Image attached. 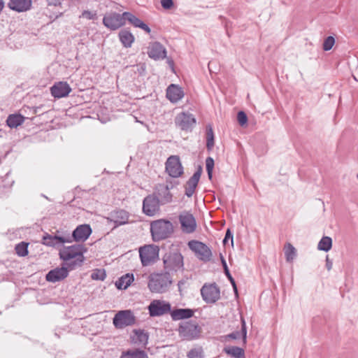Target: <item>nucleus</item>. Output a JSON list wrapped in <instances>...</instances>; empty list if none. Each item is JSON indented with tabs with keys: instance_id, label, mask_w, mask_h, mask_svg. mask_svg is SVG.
<instances>
[{
	"instance_id": "f257e3e1",
	"label": "nucleus",
	"mask_w": 358,
	"mask_h": 358,
	"mask_svg": "<svg viewBox=\"0 0 358 358\" xmlns=\"http://www.w3.org/2000/svg\"><path fill=\"white\" fill-rule=\"evenodd\" d=\"M86 251L83 245H73L69 247H64L59 250V258L64 261L65 265L68 266L70 270H74L81 266L85 257L83 253Z\"/></svg>"
},
{
	"instance_id": "f03ea898",
	"label": "nucleus",
	"mask_w": 358,
	"mask_h": 358,
	"mask_svg": "<svg viewBox=\"0 0 358 358\" xmlns=\"http://www.w3.org/2000/svg\"><path fill=\"white\" fill-rule=\"evenodd\" d=\"M172 278L169 272L151 274L148 287L151 292L164 293L172 284Z\"/></svg>"
},
{
	"instance_id": "7ed1b4c3",
	"label": "nucleus",
	"mask_w": 358,
	"mask_h": 358,
	"mask_svg": "<svg viewBox=\"0 0 358 358\" xmlns=\"http://www.w3.org/2000/svg\"><path fill=\"white\" fill-rule=\"evenodd\" d=\"M150 232L154 241L169 238L173 232V224L168 220H158L150 224Z\"/></svg>"
},
{
	"instance_id": "20e7f679",
	"label": "nucleus",
	"mask_w": 358,
	"mask_h": 358,
	"mask_svg": "<svg viewBox=\"0 0 358 358\" xmlns=\"http://www.w3.org/2000/svg\"><path fill=\"white\" fill-rule=\"evenodd\" d=\"M165 272H177L184 270L183 257L179 252H169L163 257Z\"/></svg>"
},
{
	"instance_id": "39448f33",
	"label": "nucleus",
	"mask_w": 358,
	"mask_h": 358,
	"mask_svg": "<svg viewBox=\"0 0 358 358\" xmlns=\"http://www.w3.org/2000/svg\"><path fill=\"white\" fill-rule=\"evenodd\" d=\"M174 185L171 180H166L165 183L157 184L153 189V194L157 196L159 201L165 205L170 203L173 201V194L171 189H173Z\"/></svg>"
},
{
	"instance_id": "423d86ee",
	"label": "nucleus",
	"mask_w": 358,
	"mask_h": 358,
	"mask_svg": "<svg viewBox=\"0 0 358 358\" xmlns=\"http://www.w3.org/2000/svg\"><path fill=\"white\" fill-rule=\"evenodd\" d=\"M188 247L192 250L196 257L201 261L208 262L210 260L212 257L211 250L205 243L192 240L189 241Z\"/></svg>"
},
{
	"instance_id": "0eeeda50",
	"label": "nucleus",
	"mask_w": 358,
	"mask_h": 358,
	"mask_svg": "<svg viewBox=\"0 0 358 358\" xmlns=\"http://www.w3.org/2000/svg\"><path fill=\"white\" fill-rule=\"evenodd\" d=\"M153 193L146 196L143 201V213L150 217L156 215L160 212L162 203Z\"/></svg>"
},
{
	"instance_id": "6e6552de",
	"label": "nucleus",
	"mask_w": 358,
	"mask_h": 358,
	"mask_svg": "<svg viewBox=\"0 0 358 358\" xmlns=\"http://www.w3.org/2000/svg\"><path fill=\"white\" fill-rule=\"evenodd\" d=\"M159 248L152 245H145L139 249V256L142 265L148 266L152 264L158 257Z\"/></svg>"
},
{
	"instance_id": "1a4fd4ad",
	"label": "nucleus",
	"mask_w": 358,
	"mask_h": 358,
	"mask_svg": "<svg viewBox=\"0 0 358 358\" xmlns=\"http://www.w3.org/2000/svg\"><path fill=\"white\" fill-rule=\"evenodd\" d=\"M113 324L117 329L131 326L136 322V317L130 310L118 311L113 317Z\"/></svg>"
},
{
	"instance_id": "9d476101",
	"label": "nucleus",
	"mask_w": 358,
	"mask_h": 358,
	"mask_svg": "<svg viewBox=\"0 0 358 358\" xmlns=\"http://www.w3.org/2000/svg\"><path fill=\"white\" fill-rule=\"evenodd\" d=\"M103 24L110 30H117L125 24V17L122 14L116 12H110L105 14L103 17Z\"/></svg>"
},
{
	"instance_id": "9b49d317",
	"label": "nucleus",
	"mask_w": 358,
	"mask_h": 358,
	"mask_svg": "<svg viewBox=\"0 0 358 358\" xmlns=\"http://www.w3.org/2000/svg\"><path fill=\"white\" fill-rule=\"evenodd\" d=\"M178 332L185 339L193 340L199 337L201 328L196 322H185L180 324Z\"/></svg>"
},
{
	"instance_id": "f8f14e48",
	"label": "nucleus",
	"mask_w": 358,
	"mask_h": 358,
	"mask_svg": "<svg viewBox=\"0 0 358 358\" xmlns=\"http://www.w3.org/2000/svg\"><path fill=\"white\" fill-rule=\"evenodd\" d=\"M196 123L194 116L189 112H181L175 118V124L181 130L192 131Z\"/></svg>"
},
{
	"instance_id": "ddd939ff",
	"label": "nucleus",
	"mask_w": 358,
	"mask_h": 358,
	"mask_svg": "<svg viewBox=\"0 0 358 358\" xmlns=\"http://www.w3.org/2000/svg\"><path fill=\"white\" fill-rule=\"evenodd\" d=\"M166 171L172 178H178L183 173V167L178 155L170 156L166 162Z\"/></svg>"
},
{
	"instance_id": "4468645a",
	"label": "nucleus",
	"mask_w": 358,
	"mask_h": 358,
	"mask_svg": "<svg viewBox=\"0 0 358 358\" xmlns=\"http://www.w3.org/2000/svg\"><path fill=\"white\" fill-rule=\"evenodd\" d=\"M201 296L206 303H215L220 297V289L215 283L204 285L201 289Z\"/></svg>"
},
{
	"instance_id": "2eb2a0df",
	"label": "nucleus",
	"mask_w": 358,
	"mask_h": 358,
	"mask_svg": "<svg viewBox=\"0 0 358 358\" xmlns=\"http://www.w3.org/2000/svg\"><path fill=\"white\" fill-rule=\"evenodd\" d=\"M151 317L162 316L171 311V304L162 300H153L148 307Z\"/></svg>"
},
{
	"instance_id": "dca6fc26",
	"label": "nucleus",
	"mask_w": 358,
	"mask_h": 358,
	"mask_svg": "<svg viewBox=\"0 0 358 358\" xmlns=\"http://www.w3.org/2000/svg\"><path fill=\"white\" fill-rule=\"evenodd\" d=\"M178 218L183 232L191 234L195 231L196 222L192 213L186 211L182 212Z\"/></svg>"
},
{
	"instance_id": "f3484780",
	"label": "nucleus",
	"mask_w": 358,
	"mask_h": 358,
	"mask_svg": "<svg viewBox=\"0 0 358 358\" xmlns=\"http://www.w3.org/2000/svg\"><path fill=\"white\" fill-rule=\"evenodd\" d=\"M70 268L64 263L62 264L60 268L57 267L50 270L45 275V279L48 282H56L61 281L69 275Z\"/></svg>"
},
{
	"instance_id": "a211bd4d",
	"label": "nucleus",
	"mask_w": 358,
	"mask_h": 358,
	"mask_svg": "<svg viewBox=\"0 0 358 358\" xmlns=\"http://www.w3.org/2000/svg\"><path fill=\"white\" fill-rule=\"evenodd\" d=\"M202 173V167L199 166L193 176L187 181L185 185V194L187 196L191 197L198 185Z\"/></svg>"
},
{
	"instance_id": "6ab92c4d",
	"label": "nucleus",
	"mask_w": 358,
	"mask_h": 358,
	"mask_svg": "<svg viewBox=\"0 0 358 358\" xmlns=\"http://www.w3.org/2000/svg\"><path fill=\"white\" fill-rule=\"evenodd\" d=\"M51 94L57 99L67 96L71 92V88L66 82H57L50 88Z\"/></svg>"
},
{
	"instance_id": "aec40b11",
	"label": "nucleus",
	"mask_w": 358,
	"mask_h": 358,
	"mask_svg": "<svg viewBox=\"0 0 358 358\" xmlns=\"http://www.w3.org/2000/svg\"><path fill=\"white\" fill-rule=\"evenodd\" d=\"M148 55L154 60L164 59L166 57V50L159 42H154L149 47Z\"/></svg>"
},
{
	"instance_id": "412c9836",
	"label": "nucleus",
	"mask_w": 358,
	"mask_h": 358,
	"mask_svg": "<svg viewBox=\"0 0 358 358\" xmlns=\"http://www.w3.org/2000/svg\"><path fill=\"white\" fill-rule=\"evenodd\" d=\"M92 234V229L89 224H80L78 226L72 233L71 240L75 241H85Z\"/></svg>"
},
{
	"instance_id": "4be33fe9",
	"label": "nucleus",
	"mask_w": 358,
	"mask_h": 358,
	"mask_svg": "<svg viewBox=\"0 0 358 358\" xmlns=\"http://www.w3.org/2000/svg\"><path fill=\"white\" fill-rule=\"evenodd\" d=\"M129 213L124 210H114L110 213L108 220L115 224L114 228L125 224L129 221Z\"/></svg>"
},
{
	"instance_id": "5701e85b",
	"label": "nucleus",
	"mask_w": 358,
	"mask_h": 358,
	"mask_svg": "<svg viewBox=\"0 0 358 358\" xmlns=\"http://www.w3.org/2000/svg\"><path fill=\"white\" fill-rule=\"evenodd\" d=\"M8 7L17 13H23L29 10L32 7L31 0H9Z\"/></svg>"
},
{
	"instance_id": "b1692460",
	"label": "nucleus",
	"mask_w": 358,
	"mask_h": 358,
	"mask_svg": "<svg viewBox=\"0 0 358 358\" xmlns=\"http://www.w3.org/2000/svg\"><path fill=\"white\" fill-rule=\"evenodd\" d=\"M184 96V92L179 86L171 84L166 89V98L172 103H176Z\"/></svg>"
},
{
	"instance_id": "393cba45",
	"label": "nucleus",
	"mask_w": 358,
	"mask_h": 358,
	"mask_svg": "<svg viewBox=\"0 0 358 358\" xmlns=\"http://www.w3.org/2000/svg\"><path fill=\"white\" fill-rule=\"evenodd\" d=\"M71 238L68 236L67 237L60 236H51L46 234L43 238L42 243L47 246L55 247L59 243H71Z\"/></svg>"
},
{
	"instance_id": "a878e982",
	"label": "nucleus",
	"mask_w": 358,
	"mask_h": 358,
	"mask_svg": "<svg viewBox=\"0 0 358 358\" xmlns=\"http://www.w3.org/2000/svg\"><path fill=\"white\" fill-rule=\"evenodd\" d=\"M134 335L131 336V341L134 344L141 346H145L148 341V334L143 329H134Z\"/></svg>"
},
{
	"instance_id": "bb28decb",
	"label": "nucleus",
	"mask_w": 358,
	"mask_h": 358,
	"mask_svg": "<svg viewBox=\"0 0 358 358\" xmlns=\"http://www.w3.org/2000/svg\"><path fill=\"white\" fill-rule=\"evenodd\" d=\"M193 315V310L189 308H178L173 310L171 313V317L173 320L188 319L192 317Z\"/></svg>"
},
{
	"instance_id": "cd10ccee",
	"label": "nucleus",
	"mask_w": 358,
	"mask_h": 358,
	"mask_svg": "<svg viewBox=\"0 0 358 358\" xmlns=\"http://www.w3.org/2000/svg\"><path fill=\"white\" fill-rule=\"evenodd\" d=\"M120 41L125 48H130L134 41V35L127 29H122L119 32Z\"/></svg>"
},
{
	"instance_id": "c85d7f7f",
	"label": "nucleus",
	"mask_w": 358,
	"mask_h": 358,
	"mask_svg": "<svg viewBox=\"0 0 358 358\" xmlns=\"http://www.w3.org/2000/svg\"><path fill=\"white\" fill-rule=\"evenodd\" d=\"M134 280L133 274L127 273L115 282V286L118 289H125L131 285Z\"/></svg>"
},
{
	"instance_id": "c756f323",
	"label": "nucleus",
	"mask_w": 358,
	"mask_h": 358,
	"mask_svg": "<svg viewBox=\"0 0 358 358\" xmlns=\"http://www.w3.org/2000/svg\"><path fill=\"white\" fill-rule=\"evenodd\" d=\"M25 120V117L21 114L9 115L6 120V124L10 128H17L21 125Z\"/></svg>"
},
{
	"instance_id": "7c9ffc66",
	"label": "nucleus",
	"mask_w": 358,
	"mask_h": 358,
	"mask_svg": "<svg viewBox=\"0 0 358 358\" xmlns=\"http://www.w3.org/2000/svg\"><path fill=\"white\" fill-rule=\"evenodd\" d=\"M224 352L234 358H243L244 350L236 346H230L224 348Z\"/></svg>"
},
{
	"instance_id": "2f4dec72",
	"label": "nucleus",
	"mask_w": 358,
	"mask_h": 358,
	"mask_svg": "<svg viewBox=\"0 0 358 358\" xmlns=\"http://www.w3.org/2000/svg\"><path fill=\"white\" fill-rule=\"evenodd\" d=\"M120 358H148L145 351L141 350H127L122 352Z\"/></svg>"
},
{
	"instance_id": "473e14b6",
	"label": "nucleus",
	"mask_w": 358,
	"mask_h": 358,
	"mask_svg": "<svg viewBox=\"0 0 358 358\" xmlns=\"http://www.w3.org/2000/svg\"><path fill=\"white\" fill-rule=\"evenodd\" d=\"M242 328H241V332L239 331H234L232 332L227 336V338H229L231 339H238L241 337V335H242L243 337V343H246V335H247V330H246V325L245 320L242 319Z\"/></svg>"
},
{
	"instance_id": "72a5a7b5",
	"label": "nucleus",
	"mask_w": 358,
	"mask_h": 358,
	"mask_svg": "<svg viewBox=\"0 0 358 358\" xmlns=\"http://www.w3.org/2000/svg\"><path fill=\"white\" fill-rule=\"evenodd\" d=\"M332 246V240L329 236H323L317 245V248L320 250L328 252L331 250Z\"/></svg>"
},
{
	"instance_id": "f704fd0d",
	"label": "nucleus",
	"mask_w": 358,
	"mask_h": 358,
	"mask_svg": "<svg viewBox=\"0 0 358 358\" xmlns=\"http://www.w3.org/2000/svg\"><path fill=\"white\" fill-rule=\"evenodd\" d=\"M124 16L125 17V22L127 20L130 24H131L135 27L140 28L141 26L143 24V22L142 20L136 17L131 13L124 12Z\"/></svg>"
},
{
	"instance_id": "c9c22d12",
	"label": "nucleus",
	"mask_w": 358,
	"mask_h": 358,
	"mask_svg": "<svg viewBox=\"0 0 358 358\" xmlns=\"http://www.w3.org/2000/svg\"><path fill=\"white\" fill-rule=\"evenodd\" d=\"M214 147V133L211 125L206 126V148L208 150Z\"/></svg>"
},
{
	"instance_id": "e433bc0d",
	"label": "nucleus",
	"mask_w": 358,
	"mask_h": 358,
	"mask_svg": "<svg viewBox=\"0 0 358 358\" xmlns=\"http://www.w3.org/2000/svg\"><path fill=\"white\" fill-rule=\"evenodd\" d=\"M220 258H221L222 264L223 266L224 272L226 276L227 277V278L229 280L230 282L231 283L235 293L237 294L238 291H237V287L236 285V282L229 272L227 262L222 255H220Z\"/></svg>"
},
{
	"instance_id": "4c0bfd02",
	"label": "nucleus",
	"mask_w": 358,
	"mask_h": 358,
	"mask_svg": "<svg viewBox=\"0 0 358 358\" xmlns=\"http://www.w3.org/2000/svg\"><path fill=\"white\" fill-rule=\"evenodd\" d=\"M285 255L287 262H292L296 255V250L291 243H287L285 246Z\"/></svg>"
},
{
	"instance_id": "58836bf2",
	"label": "nucleus",
	"mask_w": 358,
	"mask_h": 358,
	"mask_svg": "<svg viewBox=\"0 0 358 358\" xmlns=\"http://www.w3.org/2000/svg\"><path fill=\"white\" fill-rule=\"evenodd\" d=\"M28 243L24 241L17 244L15 247L16 254L19 257H25L28 255Z\"/></svg>"
},
{
	"instance_id": "ea45409f",
	"label": "nucleus",
	"mask_w": 358,
	"mask_h": 358,
	"mask_svg": "<svg viewBox=\"0 0 358 358\" xmlns=\"http://www.w3.org/2000/svg\"><path fill=\"white\" fill-rule=\"evenodd\" d=\"M187 357L188 358H203V350L201 348H193L188 352Z\"/></svg>"
},
{
	"instance_id": "a19ab883",
	"label": "nucleus",
	"mask_w": 358,
	"mask_h": 358,
	"mask_svg": "<svg viewBox=\"0 0 358 358\" xmlns=\"http://www.w3.org/2000/svg\"><path fill=\"white\" fill-rule=\"evenodd\" d=\"M214 167V160L212 157H208L206 159V168L208 173V176L210 180L212 179L213 177V169Z\"/></svg>"
},
{
	"instance_id": "79ce46f5",
	"label": "nucleus",
	"mask_w": 358,
	"mask_h": 358,
	"mask_svg": "<svg viewBox=\"0 0 358 358\" xmlns=\"http://www.w3.org/2000/svg\"><path fill=\"white\" fill-rule=\"evenodd\" d=\"M106 277V272L103 269H96L91 275L92 279L96 280H103Z\"/></svg>"
},
{
	"instance_id": "37998d69",
	"label": "nucleus",
	"mask_w": 358,
	"mask_h": 358,
	"mask_svg": "<svg viewBox=\"0 0 358 358\" xmlns=\"http://www.w3.org/2000/svg\"><path fill=\"white\" fill-rule=\"evenodd\" d=\"M335 44V38L334 36H329L327 37L323 43V50L324 51H329L330 50L334 45Z\"/></svg>"
},
{
	"instance_id": "c03bdc74",
	"label": "nucleus",
	"mask_w": 358,
	"mask_h": 358,
	"mask_svg": "<svg viewBox=\"0 0 358 358\" xmlns=\"http://www.w3.org/2000/svg\"><path fill=\"white\" fill-rule=\"evenodd\" d=\"M80 17L86 18L87 20H95L97 18V15L96 12H92L90 10H86L82 13V14L80 15Z\"/></svg>"
},
{
	"instance_id": "a18cd8bd",
	"label": "nucleus",
	"mask_w": 358,
	"mask_h": 358,
	"mask_svg": "<svg viewBox=\"0 0 358 358\" xmlns=\"http://www.w3.org/2000/svg\"><path fill=\"white\" fill-rule=\"evenodd\" d=\"M237 120L241 126L245 125L248 122V117L245 112L239 111L237 114Z\"/></svg>"
},
{
	"instance_id": "49530a36",
	"label": "nucleus",
	"mask_w": 358,
	"mask_h": 358,
	"mask_svg": "<svg viewBox=\"0 0 358 358\" xmlns=\"http://www.w3.org/2000/svg\"><path fill=\"white\" fill-rule=\"evenodd\" d=\"M162 6L164 9H170L173 6V0H161Z\"/></svg>"
},
{
	"instance_id": "de8ad7c7",
	"label": "nucleus",
	"mask_w": 358,
	"mask_h": 358,
	"mask_svg": "<svg viewBox=\"0 0 358 358\" xmlns=\"http://www.w3.org/2000/svg\"><path fill=\"white\" fill-rule=\"evenodd\" d=\"M229 239H231V244L233 245V234L229 229H228L226 231L225 236L223 240V244L225 245Z\"/></svg>"
},
{
	"instance_id": "09e8293b",
	"label": "nucleus",
	"mask_w": 358,
	"mask_h": 358,
	"mask_svg": "<svg viewBox=\"0 0 358 358\" xmlns=\"http://www.w3.org/2000/svg\"><path fill=\"white\" fill-rule=\"evenodd\" d=\"M47 1H48V6H62V3L59 0H47Z\"/></svg>"
},
{
	"instance_id": "8fccbe9b",
	"label": "nucleus",
	"mask_w": 358,
	"mask_h": 358,
	"mask_svg": "<svg viewBox=\"0 0 358 358\" xmlns=\"http://www.w3.org/2000/svg\"><path fill=\"white\" fill-rule=\"evenodd\" d=\"M333 266V262L329 259V256L327 255L326 257V268L328 271H330L332 268Z\"/></svg>"
},
{
	"instance_id": "3c124183",
	"label": "nucleus",
	"mask_w": 358,
	"mask_h": 358,
	"mask_svg": "<svg viewBox=\"0 0 358 358\" xmlns=\"http://www.w3.org/2000/svg\"><path fill=\"white\" fill-rule=\"evenodd\" d=\"M187 280V279H182L180 281H178V290L180 292H181L182 287V286H184L186 284Z\"/></svg>"
},
{
	"instance_id": "603ef678",
	"label": "nucleus",
	"mask_w": 358,
	"mask_h": 358,
	"mask_svg": "<svg viewBox=\"0 0 358 358\" xmlns=\"http://www.w3.org/2000/svg\"><path fill=\"white\" fill-rule=\"evenodd\" d=\"M141 29H142L143 30H144L146 33L149 34L150 33L151 30L150 29V27L143 22V24L140 27Z\"/></svg>"
},
{
	"instance_id": "864d4df0",
	"label": "nucleus",
	"mask_w": 358,
	"mask_h": 358,
	"mask_svg": "<svg viewBox=\"0 0 358 358\" xmlns=\"http://www.w3.org/2000/svg\"><path fill=\"white\" fill-rule=\"evenodd\" d=\"M169 64L172 66H173V62L172 60L169 61Z\"/></svg>"
},
{
	"instance_id": "5fc2aeb1",
	"label": "nucleus",
	"mask_w": 358,
	"mask_h": 358,
	"mask_svg": "<svg viewBox=\"0 0 358 358\" xmlns=\"http://www.w3.org/2000/svg\"><path fill=\"white\" fill-rule=\"evenodd\" d=\"M63 15V13H60L59 15H57L56 17H58L59 16H62Z\"/></svg>"
},
{
	"instance_id": "6e6d98bb",
	"label": "nucleus",
	"mask_w": 358,
	"mask_h": 358,
	"mask_svg": "<svg viewBox=\"0 0 358 358\" xmlns=\"http://www.w3.org/2000/svg\"><path fill=\"white\" fill-rule=\"evenodd\" d=\"M357 178H358V173H357Z\"/></svg>"
}]
</instances>
